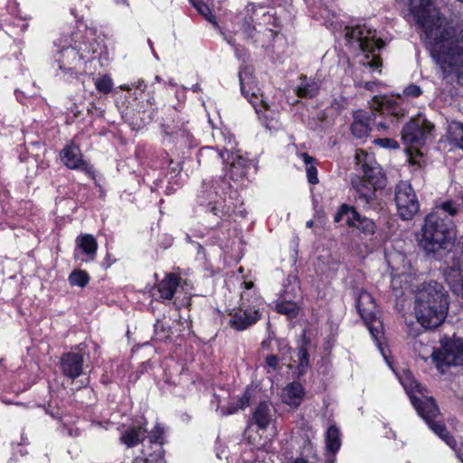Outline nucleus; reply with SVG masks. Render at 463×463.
I'll return each mask as SVG.
<instances>
[{
  "label": "nucleus",
  "mask_w": 463,
  "mask_h": 463,
  "mask_svg": "<svg viewBox=\"0 0 463 463\" xmlns=\"http://www.w3.org/2000/svg\"><path fill=\"white\" fill-rule=\"evenodd\" d=\"M301 80L302 81L296 90L298 97L302 99L316 97L320 90L319 84L315 80H307V76H302Z\"/></svg>",
  "instance_id": "obj_32"
},
{
  "label": "nucleus",
  "mask_w": 463,
  "mask_h": 463,
  "mask_svg": "<svg viewBox=\"0 0 463 463\" xmlns=\"http://www.w3.org/2000/svg\"><path fill=\"white\" fill-rule=\"evenodd\" d=\"M71 14L76 21V29L72 33H80V39L92 40L97 36V30L89 27L83 20V15L80 14L75 7L71 8Z\"/></svg>",
  "instance_id": "obj_31"
},
{
  "label": "nucleus",
  "mask_w": 463,
  "mask_h": 463,
  "mask_svg": "<svg viewBox=\"0 0 463 463\" xmlns=\"http://www.w3.org/2000/svg\"><path fill=\"white\" fill-rule=\"evenodd\" d=\"M455 241L456 226L450 218L435 212L427 214L419 239V246L427 255H442L455 245Z\"/></svg>",
  "instance_id": "obj_5"
},
{
  "label": "nucleus",
  "mask_w": 463,
  "mask_h": 463,
  "mask_svg": "<svg viewBox=\"0 0 463 463\" xmlns=\"http://www.w3.org/2000/svg\"><path fill=\"white\" fill-rule=\"evenodd\" d=\"M76 346L79 351H71L63 353L59 361V367L62 375L71 380H75L83 373L84 354L80 346Z\"/></svg>",
  "instance_id": "obj_17"
},
{
  "label": "nucleus",
  "mask_w": 463,
  "mask_h": 463,
  "mask_svg": "<svg viewBox=\"0 0 463 463\" xmlns=\"http://www.w3.org/2000/svg\"><path fill=\"white\" fill-rule=\"evenodd\" d=\"M125 103L126 108L123 113L134 128L146 127L154 121L157 115L155 98L147 90V85L142 80L137 82L132 93L128 92Z\"/></svg>",
  "instance_id": "obj_7"
},
{
  "label": "nucleus",
  "mask_w": 463,
  "mask_h": 463,
  "mask_svg": "<svg viewBox=\"0 0 463 463\" xmlns=\"http://www.w3.org/2000/svg\"><path fill=\"white\" fill-rule=\"evenodd\" d=\"M326 445L328 451L335 454L341 447L340 430L335 425H330L326 430Z\"/></svg>",
  "instance_id": "obj_33"
},
{
  "label": "nucleus",
  "mask_w": 463,
  "mask_h": 463,
  "mask_svg": "<svg viewBox=\"0 0 463 463\" xmlns=\"http://www.w3.org/2000/svg\"><path fill=\"white\" fill-rule=\"evenodd\" d=\"M449 276L453 277L463 291V236L458 241L449 268Z\"/></svg>",
  "instance_id": "obj_26"
},
{
  "label": "nucleus",
  "mask_w": 463,
  "mask_h": 463,
  "mask_svg": "<svg viewBox=\"0 0 463 463\" xmlns=\"http://www.w3.org/2000/svg\"><path fill=\"white\" fill-rule=\"evenodd\" d=\"M275 415V410L271 407V404L267 401H262L255 407L251 423L255 424L259 430H267L269 425L272 422Z\"/></svg>",
  "instance_id": "obj_25"
},
{
  "label": "nucleus",
  "mask_w": 463,
  "mask_h": 463,
  "mask_svg": "<svg viewBox=\"0 0 463 463\" xmlns=\"http://www.w3.org/2000/svg\"><path fill=\"white\" fill-rule=\"evenodd\" d=\"M241 287L246 289L247 291L246 292H252V291H255L257 294L258 292L256 291V289L254 288L255 285H254V282L253 281H243L241 283Z\"/></svg>",
  "instance_id": "obj_54"
},
{
  "label": "nucleus",
  "mask_w": 463,
  "mask_h": 463,
  "mask_svg": "<svg viewBox=\"0 0 463 463\" xmlns=\"http://www.w3.org/2000/svg\"><path fill=\"white\" fill-rule=\"evenodd\" d=\"M286 402L289 405L298 407L305 397V389L299 382H292L287 385L286 389Z\"/></svg>",
  "instance_id": "obj_30"
},
{
  "label": "nucleus",
  "mask_w": 463,
  "mask_h": 463,
  "mask_svg": "<svg viewBox=\"0 0 463 463\" xmlns=\"http://www.w3.org/2000/svg\"><path fill=\"white\" fill-rule=\"evenodd\" d=\"M345 224L348 228L358 231L364 238L373 236L377 231L375 222L363 215L356 207L354 210V214L346 218Z\"/></svg>",
  "instance_id": "obj_21"
},
{
  "label": "nucleus",
  "mask_w": 463,
  "mask_h": 463,
  "mask_svg": "<svg viewBox=\"0 0 463 463\" xmlns=\"http://www.w3.org/2000/svg\"><path fill=\"white\" fill-rule=\"evenodd\" d=\"M213 188L202 190L197 195V203L205 213H212L220 220L213 230L226 228L227 235L223 239H218L222 242L229 238L230 219L236 208L234 203H227V196L231 200H237L239 194L237 189L225 177L216 181Z\"/></svg>",
  "instance_id": "obj_4"
},
{
  "label": "nucleus",
  "mask_w": 463,
  "mask_h": 463,
  "mask_svg": "<svg viewBox=\"0 0 463 463\" xmlns=\"http://www.w3.org/2000/svg\"><path fill=\"white\" fill-rule=\"evenodd\" d=\"M356 160L361 164L363 176L358 182H353L357 196L364 206H369L376 200V192L383 190L386 186L387 177L380 164L360 149L356 152Z\"/></svg>",
  "instance_id": "obj_6"
},
{
  "label": "nucleus",
  "mask_w": 463,
  "mask_h": 463,
  "mask_svg": "<svg viewBox=\"0 0 463 463\" xmlns=\"http://www.w3.org/2000/svg\"><path fill=\"white\" fill-rule=\"evenodd\" d=\"M194 243L196 250H197V255L202 258H204L205 257V250H204L203 246L201 245L199 242L194 241Z\"/></svg>",
  "instance_id": "obj_56"
},
{
  "label": "nucleus",
  "mask_w": 463,
  "mask_h": 463,
  "mask_svg": "<svg viewBox=\"0 0 463 463\" xmlns=\"http://www.w3.org/2000/svg\"><path fill=\"white\" fill-rule=\"evenodd\" d=\"M410 164L412 165H418L419 166H420V164L418 163V161L412 157L410 158Z\"/></svg>",
  "instance_id": "obj_64"
},
{
  "label": "nucleus",
  "mask_w": 463,
  "mask_h": 463,
  "mask_svg": "<svg viewBox=\"0 0 463 463\" xmlns=\"http://www.w3.org/2000/svg\"><path fill=\"white\" fill-rule=\"evenodd\" d=\"M60 158L68 169L80 171L90 180H96L94 165L83 158L80 146L73 141L66 144L60 151Z\"/></svg>",
  "instance_id": "obj_14"
},
{
  "label": "nucleus",
  "mask_w": 463,
  "mask_h": 463,
  "mask_svg": "<svg viewBox=\"0 0 463 463\" xmlns=\"http://www.w3.org/2000/svg\"><path fill=\"white\" fill-rule=\"evenodd\" d=\"M370 108L374 117L378 114L389 118L391 123L406 115V109L401 104L386 96H374L370 101Z\"/></svg>",
  "instance_id": "obj_16"
},
{
  "label": "nucleus",
  "mask_w": 463,
  "mask_h": 463,
  "mask_svg": "<svg viewBox=\"0 0 463 463\" xmlns=\"http://www.w3.org/2000/svg\"><path fill=\"white\" fill-rule=\"evenodd\" d=\"M302 158L307 166L312 165V163L316 160L315 157L311 156L306 152L302 154Z\"/></svg>",
  "instance_id": "obj_55"
},
{
  "label": "nucleus",
  "mask_w": 463,
  "mask_h": 463,
  "mask_svg": "<svg viewBox=\"0 0 463 463\" xmlns=\"http://www.w3.org/2000/svg\"><path fill=\"white\" fill-rule=\"evenodd\" d=\"M147 443L143 445L146 449V454L149 456L150 451L157 454L165 453L164 445L166 443L165 430V428L160 424L156 423L153 429L146 434Z\"/></svg>",
  "instance_id": "obj_24"
},
{
  "label": "nucleus",
  "mask_w": 463,
  "mask_h": 463,
  "mask_svg": "<svg viewBox=\"0 0 463 463\" xmlns=\"http://www.w3.org/2000/svg\"><path fill=\"white\" fill-rule=\"evenodd\" d=\"M314 218L320 223H325L326 221V214L322 206H315L314 207Z\"/></svg>",
  "instance_id": "obj_49"
},
{
  "label": "nucleus",
  "mask_w": 463,
  "mask_h": 463,
  "mask_svg": "<svg viewBox=\"0 0 463 463\" xmlns=\"http://www.w3.org/2000/svg\"><path fill=\"white\" fill-rule=\"evenodd\" d=\"M117 261V260L109 253V252H107L105 258L103 259L102 262H101V267L104 269H108L109 268H110L115 262Z\"/></svg>",
  "instance_id": "obj_51"
},
{
  "label": "nucleus",
  "mask_w": 463,
  "mask_h": 463,
  "mask_svg": "<svg viewBox=\"0 0 463 463\" xmlns=\"http://www.w3.org/2000/svg\"><path fill=\"white\" fill-rule=\"evenodd\" d=\"M96 90L102 94H109L113 89V81L110 76L105 74L95 80Z\"/></svg>",
  "instance_id": "obj_37"
},
{
  "label": "nucleus",
  "mask_w": 463,
  "mask_h": 463,
  "mask_svg": "<svg viewBox=\"0 0 463 463\" xmlns=\"http://www.w3.org/2000/svg\"><path fill=\"white\" fill-rule=\"evenodd\" d=\"M311 342L309 337L307 336L306 331H303L300 345L298 346L297 356L298 359V373L304 374L307 369L310 366L308 348Z\"/></svg>",
  "instance_id": "obj_29"
},
{
  "label": "nucleus",
  "mask_w": 463,
  "mask_h": 463,
  "mask_svg": "<svg viewBox=\"0 0 463 463\" xmlns=\"http://www.w3.org/2000/svg\"><path fill=\"white\" fill-rule=\"evenodd\" d=\"M151 455H147L146 449L142 448L141 455L133 458L131 463H165V455L154 453L150 451Z\"/></svg>",
  "instance_id": "obj_36"
},
{
  "label": "nucleus",
  "mask_w": 463,
  "mask_h": 463,
  "mask_svg": "<svg viewBox=\"0 0 463 463\" xmlns=\"http://www.w3.org/2000/svg\"><path fill=\"white\" fill-rule=\"evenodd\" d=\"M364 59L367 61L361 62V64L363 66L368 67L372 71H377L379 73H382L383 59H382L380 54H375L374 52H373L372 53H370V57L369 58H365L364 57Z\"/></svg>",
  "instance_id": "obj_38"
},
{
  "label": "nucleus",
  "mask_w": 463,
  "mask_h": 463,
  "mask_svg": "<svg viewBox=\"0 0 463 463\" xmlns=\"http://www.w3.org/2000/svg\"><path fill=\"white\" fill-rule=\"evenodd\" d=\"M373 143L381 147L388 149H398L400 147L398 141L390 137L375 138Z\"/></svg>",
  "instance_id": "obj_42"
},
{
  "label": "nucleus",
  "mask_w": 463,
  "mask_h": 463,
  "mask_svg": "<svg viewBox=\"0 0 463 463\" xmlns=\"http://www.w3.org/2000/svg\"><path fill=\"white\" fill-rule=\"evenodd\" d=\"M275 311L292 319L298 316L299 307L293 301H281L276 305Z\"/></svg>",
  "instance_id": "obj_34"
},
{
  "label": "nucleus",
  "mask_w": 463,
  "mask_h": 463,
  "mask_svg": "<svg viewBox=\"0 0 463 463\" xmlns=\"http://www.w3.org/2000/svg\"><path fill=\"white\" fill-rule=\"evenodd\" d=\"M201 10L202 11H198V12L202 15H203L207 21L211 22L213 24H217L216 17L214 14H213V13L210 10L208 5H207V9L202 8Z\"/></svg>",
  "instance_id": "obj_50"
},
{
  "label": "nucleus",
  "mask_w": 463,
  "mask_h": 463,
  "mask_svg": "<svg viewBox=\"0 0 463 463\" xmlns=\"http://www.w3.org/2000/svg\"><path fill=\"white\" fill-rule=\"evenodd\" d=\"M239 80L241 94L250 102L257 98L259 91L257 80L250 66L243 65L239 71Z\"/></svg>",
  "instance_id": "obj_23"
},
{
  "label": "nucleus",
  "mask_w": 463,
  "mask_h": 463,
  "mask_svg": "<svg viewBox=\"0 0 463 463\" xmlns=\"http://www.w3.org/2000/svg\"><path fill=\"white\" fill-rule=\"evenodd\" d=\"M455 146L463 150V136L454 144Z\"/></svg>",
  "instance_id": "obj_61"
},
{
  "label": "nucleus",
  "mask_w": 463,
  "mask_h": 463,
  "mask_svg": "<svg viewBox=\"0 0 463 463\" xmlns=\"http://www.w3.org/2000/svg\"><path fill=\"white\" fill-rule=\"evenodd\" d=\"M230 167V178L238 181L247 177L248 172L252 165V161L241 155L232 156Z\"/></svg>",
  "instance_id": "obj_27"
},
{
  "label": "nucleus",
  "mask_w": 463,
  "mask_h": 463,
  "mask_svg": "<svg viewBox=\"0 0 463 463\" xmlns=\"http://www.w3.org/2000/svg\"><path fill=\"white\" fill-rule=\"evenodd\" d=\"M279 365V358L278 355L270 354L265 357V367L268 369V372H269V369H272L273 371L277 370Z\"/></svg>",
  "instance_id": "obj_45"
},
{
  "label": "nucleus",
  "mask_w": 463,
  "mask_h": 463,
  "mask_svg": "<svg viewBox=\"0 0 463 463\" xmlns=\"http://www.w3.org/2000/svg\"><path fill=\"white\" fill-rule=\"evenodd\" d=\"M68 280L71 286L85 288L89 284L90 277L86 270L78 269L71 272Z\"/></svg>",
  "instance_id": "obj_35"
},
{
  "label": "nucleus",
  "mask_w": 463,
  "mask_h": 463,
  "mask_svg": "<svg viewBox=\"0 0 463 463\" xmlns=\"http://www.w3.org/2000/svg\"><path fill=\"white\" fill-rule=\"evenodd\" d=\"M263 308L264 300L260 294L241 292L238 305L228 311V325L235 331H245L262 318Z\"/></svg>",
  "instance_id": "obj_8"
},
{
  "label": "nucleus",
  "mask_w": 463,
  "mask_h": 463,
  "mask_svg": "<svg viewBox=\"0 0 463 463\" xmlns=\"http://www.w3.org/2000/svg\"><path fill=\"white\" fill-rule=\"evenodd\" d=\"M181 280L182 278L177 273H165L164 278L155 286L158 295L156 299L162 303L166 300H172L175 298L177 288L181 285Z\"/></svg>",
  "instance_id": "obj_20"
},
{
  "label": "nucleus",
  "mask_w": 463,
  "mask_h": 463,
  "mask_svg": "<svg viewBox=\"0 0 463 463\" xmlns=\"http://www.w3.org/2000/svg\"><path fill=\"white\" fill-rule=\"evenodd\" d=\"M252 21V17H250L249 20L247 18L244 20L242 28L246 37L250 38L252 43L257 47H269L274 42L278 32L270 28H265L262 32H257L255 26L251 25Z\"/></svg>",
  "instance_id": "obj_19"
},
{
  "label": "nucleus",
  "mask_w": 463,
  "mask_h": 463,
  "mask_svg": "<svg viewBox=\"0 0 463 463\" xmlns=\"http://www.w3.org/2000/svg\"><path fill=\"white\" fill-rule=\"evenodd\" d=\"M345 38L350 44L358 43L359 48L364 52L365 58H369L370 53L381 51L385 46L383 39L375 38V35H372L370 30H365L361 25L346 26Z\"/></svg>",
  "instance_id": "obj_13"
},
{
  "label": "nucleus",
  "mask_w": 463,
  "mask_h": 463,
  "mask_svg": "<svg viewBox=\"0 0 463 463\" xmlns=\"http://www.w3.org/2000/svg\"><path fill=\"white\" fill-rule=\"evenodd\" d=\"M354 210H355V206L350 205V204H347V203H342L338 207V209H337V211H336V213H335V214L334 216V222H340L343 220L344 216H347L348 217L350 215H353L354 214Z\"/></svg>",
  "instance_id": "obj_40"
},
{
  "label": "nucleus",
  "mask_w": 463,
  "mask_h": 463,
  "mask_svg": "<svg viewBox=\"0 0 463 463\" xmlns=\"http://www.w3.org/2000/svg\"><path fill=\"white\" fill-rule=\"evenodd\" d=\"M240 409L234 405V406H230L227 408V414H234L236 413Z\"/></svg>",
  "instance_id": "obj_60"
},
{
  "label": "nucleus",
  "mask_w": 463,
  "mask_h": 463,
  "mask_svg": "<svg viewBox=\"0 0 463 463\" xmlns=\"http://www.w3.org/2000/svg\"><path fill=\"white\" fill-rule=\"evenodd\" d=\"M335 458L327 460L326 463H335ZM293 463H308V461L303 458H296Z\"/></svg>",
  "instance_id": "obj_59"
},
{
  "label": "nucleus",
  "mask_w": 463,
  "mask_h": 463,
  "mask_svg": "<svg viewBox=\"0 0 463 463\" xmlns=\"http://www.w3.org/2000/svg\"><path fill=\"white\" fill-rule=\"evenodd\" d=\"M80 33H71L68 45H62V39L55 45L61 47L54 56L58 70L56 76L66 82L78 80L85 72L84 64L98 57L101 49L97 38L80 39Z\"/></svg>",
  "instance_id": "obj_2"
},
{
  "label": "nucleus",
  "mask_w": 463,
  "mask_h": 463,
  "mask_svg": "<svg viewBox=\"0 0 463 463\" xmlns=\"http://www.w3.org/2000/svg\"><path fill=\"white\" fill-rule=\"evenodd\" d=\"M425 388L418 382L411 383V392L409 393L411 402L418 414L427 422L430 429L450 448L457 447V440L448 430L443 422H436L434 419L439 413L438 404L433 397H427L425 400L418 398L413 392L422 394Z\"/></svg>",
  "instance_id": "obj_9"
},
{
  "label": "nucleus",
  "mask_w": 463,
  "mask_h": 463,
  "mask_svg": "<svg viewBox=\"0 0 463 463\" xmlns=\"http://www.w3.org/2000/svg\"><path fill=\"white\" fill-rule=\"evenodd\" d=\"M353 122L350 126V131L354 138L365 139L369 137L372 130L371 116L363 109H357L353 112Z\"/></svg>",
  "instance_id": "obj_22"
},
{
  "label": "nucleus",
  "mask_w": 463,
  "mask_h": 463,
  "mask_svg": "<svg viewBox=\"0 0 463 463\" xmlns=\"http://www.w3.org/2000/svg\"><path fill=\"white\" fill-rule=\"evenodd\" d=\"M431 356L439 371H443V367L463 365V340L442 339L440 348L435 349Z\"/></svg>",
  "instance_id": "obj_11"
},
{
  "label": "nucleus",
  "mask_w": 463,
  "mask_h": 463,
  "mask_svg": "<svg viewBox=\"0 0 463 463\" xmlns=\"http://www.w3.org/2000/svg\"><path fill=\"white\" fill-rule=\"evenodd\" d=\"M381 82L379 80H373V81H365L363 85V87L370 91L374 90V87L380 85Z\"/></svg>",
  "instance_id": "obj_53"
},
{
  "label": "nucleus",
  "mask_w": 463,
  "mask_h": 463,
  "mask_svg": "<svg viewBox=\"0 0 463 463\" xmlns=\"http://www.w3.org/2000/svg\"><path fill=\"white\" fill-rule=\"evenodd\" d=\"M415 314L419 323L427 329L439 326L445 320L449 306V296L442 284L425 282L415 296Z\"/></svg>",
  "instance_id": "obj_3"
},
{
  "label": "nucleus",
  "mask_w": 463,
  "mask_h": 463,
  "mask_svg": "<svg viewBox=\"0 0 463 463\" xmlns=\"http://www.w3.org/2000/svg\"><path fill=\"white\" fill-rule=\"evenodd\" d=\"M162 132L166 137H172L178 133L180 130V128L178 126H173L171 127L168 124L163 123L161 124Z\"/></svg>",
  "instance_id": "obj_48"
},
{
  "label": "nucleus",
  "mask_w": 463,
  "mask_h": 463,
  "mask_svg": "<svg viewBox=\"0 0 463 463\" xmlns=\"http://www.w3.org/2000/svg\"><path fill=\"white\" fill-rule=\"evenodd\" d=\"M228 43L233 46L234 54L237 57V59L241 60L243 63H246L250 56L248 50L241 45L235 44L232 39L229 40Z\"/></svg>",
  "instance_id": "obj_41"
},
{
  "label": "nucleus",
  "mask_w": 463,
  "mask_h": 463,
  "mask_svg": "<svg viewBox=\"0 0 463 463\" xmlns=\"http://www.w3.org/2000/svg\"><path fill=\"white\" fill-rule=\"evenodd\" d=\"M306 226L307 228H312L314 226V221L313 220L307 221V223H306Z\"/></svg>",
  "instance_id": "obj_63"
},
{
  "label": "nucleus",
  "mask_w": 463,
  "mask_h": 463,
  "mask_svg": "<svg viewBox=\"0 0 463 463\" xmlns=\"http://www.w3.org/2000/svg\"><path fill=\"white\" fill-rule=\"evenodd\" d=\"M403 94L408 98H418L422 94V90L419 85L411 83L403 90Z\"/></svg>",
  "instance_id": "obj_44"
},
{
  "label": "nucleus",
  "mask_w": 463,
  "mask_h": 463,
  "mask_svg": "<svg viewBox=\"0 0 463 463\" xmlns=\"http://www.w3.org/2000/svg\"><path fill=\"white\" fill-rule=\"evenodd\" d=\"M434 124L425 117L418 115L406 123L402 130V139L406 145L422 144L427 136L434 130Z\"/></svg>",
  "instance_id": "obj_15"
},
{
  "label": "nucleus",
  "mask_w": 463,
  "mask_h": 463,
  "mask_svg": "<svg viewBox=\"0 0 463 463\" xmlns=\"http://www.w3.org/2000/svg\"><path fill=\"white\" fill-rule=\"evenodd\" d=\"M356 308L373 341L381 348L384 337L383 324L377 317L378 307L372 294L361 289L356 299Z\"/></svg>",
  "instance_id": "obj_10"
},
{
  "label": "nucleus",
  "mask_w": 463,
  "mask_h": 463,
  "mask_svg": "<svg viewBox=\"0 0 463 463\" xmlns=\"http://www.w3.org/2000/svg\"><path fill=\"white\" fill-rule=\"evenodd\" d=\"M251 393L249 388H246L242 395L237 400L236 406L240 410H245L250 402Z\"/></svg>",
  "instance_id": "obj_43"
},
{
  "label": "nucleus",
  "mask_w": 463,
  "mask_h": 463,
  "mask_svg": "<svg viewBox=\"0 0 463 463\" xmlns=\"http://www.w3.org/2000/svg\"><path fill=\"white\" fill-rule=\"evenodd\" d=\"M192 5L197 10L202 11V8L207 9V5L204 3L203 0H199L198 2H194L192 4Z\"/></svg>",
  "instance_id": "obj_57"
},
{
  "label": "nucleus",
  "mask_w": 463,
  "mask_h": 463,
  "mask_svg": "<svg viewBox=\"0 0 463 463\" xmlns=\"http://www.w3.org/2000/svg\"><path fill=\"white\" fill-rule=\"evenodd\" d=\"M457 456V458L463 463V440L460 441L459 445L457 444L455 449H452Z\"/></svg>",
  "instance_id": "obj_52"
},
{
  "label": "nucleus",
  "mask_w": 463,
  "mask_h": 463,
  "mask_svg": "<svg viewBox=\"0 0 463 463\" xmlns=\"http://www.w3.org/2000/svg\"><path fill=\"white\" fill-rule=\"evenodd\" d=\"M332 107L337 110H341V104L337 99H334Z\"/></svg>",
  "instance_id": "obj_62"
},
{
  "label": "nucleus",
  "mask_w": 463,
  "mask_h": 463,
  "mask_svg": "<svg viewBox=\"0 0 463 463\" xmlns=\"http://www.w3.org/2000/svg\"><path fill=\"white\" fill-rule=\"evenodd\" d=\"M261 348L264 350H270L271 349V340L270 339H265L261 342Z\"/></svg>",
  "instance_id": "obj_58"
},
{
  "label": "nucleus",
  "mask_w": 463,
  "mask_h": 463,
  "mask_svg": "<svg viewBox=\"0 0 463 463\" xmlns=\"http://www.w3.org/2000/svg\"><path fill=\"white\" fill-rule=\"evenodd\" d=\"M76 244L81 249L82 252L87 256L82 261H93L97 256L98 242L92 234H81L77 237Z\"/></svg>",
  "instance_id": "obj_28"
},
{
  "label": "nucleus",
  "mask_w": 463,
  "mask_h": 463,
  "mask_svg": "<svg viewBox=\"0 0 463 463\" xmlns=\"http://www.w3.org/2000/svg\"><path fill=\"white\" fill-rule=\"evenodd\" d=\"M307 178L309 184H317L319 183V179L317 176V168L314 165H310L307 166Z\"/></svg>",
  "instance_id": "obj_46"
},
{
  "label": "nucleus",
  "mask_w": 463,
  "mask_h": 463,
  "mask_svg": "<svg viewBox=\"0 0 463 463\" xmlns=\"http://www.w3.org/2000/svg\"><path fill=\"white\" fill-rule=\"evenodd\" d=\"M442 210L448 213L450 216H455L458 213V209L455 206V203L451 200H448L442 203L441 204Z\"/></svg>",
  "instance_id": "obj_47"
},
{
  "label": "nucleus",
  "mask_w": 463,
  "mask_h": 463,
  "mask_svg": "<svg viewBox=\"0 0 463 463\" xmlns=\"http://www.w3.org/2000/svg\"><path fill=\"white\" fill-rule=\"evenodd\" d=\"M409 5L416 24L429 40L430 55L439 66L443 78L456 68L463 72V46L451 29L440 27L439 16L431 12L432 0H409Z\"/></svg>",
  "instance_id": "obj_1"
},
{
  "label": "nucleus",
  "mask_w": 463,
  "mask_h": 463,
  "mask_svg": "<svg viewBox=\"0 0 463 463\" xmlns=\"http://www.w3.org/2000/svg\"><path fill=\"white\" fill-rule=\"evenodd\" d=\"M147 420L141 417L135 424L128 425L120 432L119 442L128 449L143 444L147 434Z\"/></svg>",
  "instance_id": "obj_18"
},
{
  "label": "nucleus",
  "mask_w": 463,
  "mask_h": 463,
  "mask_svg": "<svg viewBox=\"0 0 463 463\" xmlns=\"http://www.w3.org/2000/svg\"><path fill=\"white\" fill-rule=\"evenodd\" d=\"M449 138L451 143L455 144L463 136V123L453 121L449 124L448 129Z\"/></svg>",
  "instance_id": "obj_39"
},
{
  "label": "nucleus",
  "mask_w": 463,
  "mask_h": 463,
  "mask_svg": "<svg viewBox=\"0 0 463 463\" xmlns=\"http://www.w3.org/2000/svg\"><path fill=\"white\" fill-rule=\"evenodd\" d=\"M395 204L401 219L411 220L420 210V203L411 184L400 181L395 185Z\"/></svg>",
  "instance_id": "obj_12"
}]
</instances>
